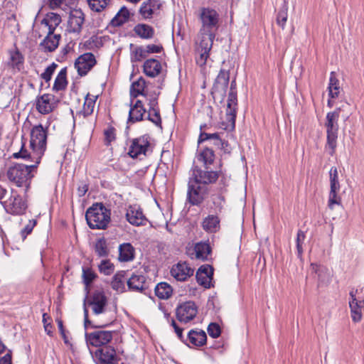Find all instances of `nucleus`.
<instances>
[{
    "instance_id": "dca6fc26",
    "label": "nucleus",
    "mask_w": 364,
    "mask_h": 364,
    "mask_svg": "<svg viewBox=\"0 0 364 364\" xmlns=\"http://www.w3.org/2000/svg\"><path fill=\"white\" fill-rule=\"evenodd\" d=\"M194 269L186 262H179L171 269V276L177 281L185 282L193 275Z\"/></svg>"
},
{
    "instance_id": "7ed1b4c3",
    "label": "nucleus",
    "mask_w": 364,
    "mask_h": 364,
    "mask_svg": "<svg viewBox=\"0 0 364 364\" xmlns=\"http://www.w3.org/2000/svg\"><path fill=\"white\" fill-rule=\"evenodd\" d=\"M33 161H35L34 164H16L11 166L7 171L9 180L18 187H25L27 191L38 164H36V160Z\"/></svg>"
},
{
    "instance_id": "5fc2aeb1",
    "label": "nucleus",
    "mask_w": 364,
    "mask_h": 364,
    "mask_svg": "<svg viewBox=\"0 0 364 364\" xmlns=\"http://www.w3.org/2000/svg\"><path fill=\"white\" fill-rule=\"evenodd\" d=\"M99 270L105 275H109L114 272V265L108 259H103L98 264Z\"/></svg>"
},
{
    "instance_id": "393cba45",
    "label": "nucleus",
    "mask_w": 364,
    "mask_h": 364,
    "mask_svg": "<svg viewBox=\"0 0 364 364\" xmlns=\"http://www.w3.org/2000/svg\"><path fill=\"white\" fill-rule=\"evenodd\" d=\"M207 336L204 331L200 329L191 330L186 337L185 343L188 346L200 347L206 343Z\"/></svg>"
},
{
    "instance_id": "412c9836",
    "label": "nucleus",
    "mask_w": 364,
    "mask_h": 364,
    "mask_svg": "<svg viewBox=\"0 0 364 364\" xmlns=\"http://www.w3.org/2000/svg\"><path fill=\"white\" fill-rule=\"evenodd\" d=\"M84 23V14L81 10L72 11L69 15L67 31L79 34Z\"/></svg>"
},
{
    "instance_id": "72a5a7b5",
    "label": "nucleus",
    "mask_w": 364,
    "mask_h": 364,
    "mask_svg": "<svg viewBox=\"0 0 364 364\" xmlns=\"http://www.w3.org/2000/svg\"><path fill=\"white\" fill-rule=\"evenodd\" d=\"M196 159L198 161L203 164L205 168H208L209 166L211 165L215 160V154L211 149L205 148L198 153L196 156Z\"/></svg>"
},
{
    "instance_id": "338daca9",
    "label": "nucleus",
    "mask_w": 364,
    "mask_h": 364,
    "mask_svg": "<svg viewBox=\"0 0 364 364\" xmlns=\"http://www.w3.org/2000/svg\"><path fill=\"white\" fill-rule=\"evenodd\" d=\"M171 326L173 327L178 338L183 343H185L186 338L183 335V328L178 327L175 321H172Z\"/></svg>"
},
{
    "instance_id": "f03ea898",
    "label": "nucleus",
    "mask_w": 364,
    "mask_h": 364,
    "mask_svg": "<svg viewBox=\"0 0 364 364\" xmlns=\"http://www.w3.org/2000/svg\"><path fill=\"white\" fill-rule=\"evenodd\" d=\"M198 20L200 28L198 37L214 40L221 23L218 11L208 6L200 7L198 9Z\"/></svg>"
},
{
    "instance_id": "c85d7f7f",
    "label": "nucleus",
    "mask_w": 364,
    "mask_h": 364,
    "mask_svg": "<svg viewBox=\"0 0 364 364\" xmlns=\"http://www.w3.org/2000/svg\"><path fill=\"white\" fill-rule=\"evenodd\" d=\"M160 7L161 3L159 0H148L141 4L139 14L145 19L151 18Z\"/></svg>"
},
{
    "instance_id": "37998d69",
    "label": "nucleus",
    "mask_w": 364,
    "mask_h": 364,
    "mask_svg": "<svg viewBox=\"0 0 364 364\" xmlns=\"http://www.w3.org/2000/svg\"><path fill=\"white\" fill-rule=\"evenodd\" d=\"M130 58L132 63L139 62L147 57L145 48L143 46H134L133 44H130Z\"/></svg>"
},
{
    "instance_id": "20e7f679",
    "label": "nucleus",
    "mask_w": 364,
    "mask_h": 364,
    "mask_svg": "<svg viewBox=\"0 0 364 364\" xmlns=\"http://www.w3.org/2000/svg\"><path fill=\"white\" fill-rule=\"evenodd\" d=\"M111 211L102 203L93 204L87 209L85 218L91 229L105 230L110 222Z\"/></svg>"
},
{
    "instance_id": "5701e85b",
    "label": "nucleus",
    "mask_w": 364,
    "mask_h": 364,
    "mask_svg": "<svg viewBox=\"0 0 364 364\" xmlns=\"http://www.w3.org/2000/svg\"><path fill=\"white\" fill-rule=\"evenodd\" d=\"M60 34H55L54 31H48L45 38L40 43V48L45 53H51L58 47Z\"/></svg>"
},
{
    "instance_id": "423d86ee",
    "label": "nucleus",
    "mask_w": 364,
    "mask_h": 364,
    "mask_svg": "<svg viewBox=\"0 0 364 364\" xmlns=\"http://www.w3.org/2000/svg\"><path fill=\"white\" fill-rule=\"evenodd\" d=\"M209 191L208 186L191 178L188 185L187 200L192 205H199L208 197Z\"/></svg>"
},
{
    "instance_id": "0eeeda50",
    "label": "nucleus",
    "mask_w": 364,
    "mask_h": 364,
    "mask_svg": "<svg viewBox=\"0 0 364 364\" xmlns=\"http://www.w3.org/2000/svg\"><path fill=\"white\" fill-rule=\"evenodd\" d=\"M330 192L328 196V207L333 208V205L340 204L341 198L338 196L341 186L338 181V171L336 167L333 166L329 171Z\"/></svg>"
},
{
    "instance_id": "69168bd1",
    "label": "nucleus",
    "mask_w": 364,
    "mask_h": 364,
    "mask_svg": "<svg viewBox=\"0 0 364 364\" xmlns=\"http://www.w3.org/2000/svg\"><path fill=\"white\" fill-rule=\"evenodd\" d=\"M50 318L47 315V314H43V323L44 325L45 331L47 332L48 335L52 336V326L50 324V322H48V320H49Z\"/></svg>"
},
{
    "instance_id": "a878e982",
    "label": "nucleus",
    "mask_w": 364,
    "mask_h": 364,
    "mask_svg": "<svg viewBox=\"0 0 364 364\" xmlns=\"http://www.w3.org/2000/svg\"><path fill=\"white\" fill-rule=\"evenodd\" d=\"M146 109L144 107L141 100H136L134 105H131L129 117L127 120L128 124H134L143 120Z\"/></svg>"
},
{
    "instance_id": "f257e3e1",
    "label": "nucleus",
    "mask_w": 364,
    "mask_h": 364,
    "mask_svg": "<svg viewBox=\"0 0 364 364\" xmlns=\"http://www.w3.org/2000/svg\"><path fill=\"white\" fill-rule=\"evenodd\" d=\"M46 139L47 132L43 126L38 124L33 127L31 132L30 141L32 151L28 153L27 150L22 147L18 152L13 154L14 158L31 159L36 160V164H39L46 148Z\"/></svg>"
},
{
    "instance_id": "3c124183",
    "label": "nucleus",
    "mask_w": 364,
    "mask_h": 364,
    "mask_svg": "<svg viewBox=\"0 0 364 364\" xmlns=\"http://www.w3.org/2000/svg\"><path fill=\"white\" fill-rule=\"evenodd\" d=\"M288 17V5L286 1L284 2V4L281 9L279 11L277 16V23L281 26L282 28H284V25L287 21Z\"/></svg>"
},
{
    "instance_id": "2eb2a0df",
    "label": "nucleus",
    "mask_w": 364,
    "mask_h": 364,
    "mask_svg": "<svg viewBox=\"0 0 364 364\" xmlns=\"http://www.w3.org/2000/svg\"><path fill=\"white\" fill-rule=\"evenodd\" d=\"M95 358L98 364H117L118 360L114 348L109 346L97 349Z\"/></svg>"
},
{
    "instance_id": "6e6d98bb",
    "label": "nucleus",
    "mask_w": 364,
    "mask_h": 364,
    "mask_svg": "<svg viewBox=\"0 0 364 364\" xmlns=\"http://www.w3.org/2000/svg\"><path fill=\"white\" fill-rule=\"evenodd\" d=\"M148 119L149 121L152 122L154 124H155L157 126L161 125V119L159 107L149 109Z\"/></svg>"
},
{
    "instance_id": "bf43d9fd",
    "label": "nucleus",
    "mask_w": 364,
    "mask_h": 364,
    "mask_svg": "<svg viewBox=\"0 0 364 364\" xmlns=\"http://www.w3.org/2000/svg\"><path fill=\"white\" fill-rule=\"evenodd\" d=\"M106 144H109L116 139V129L113 127H108L104 132Z\"/></svg>"
},
{
    "instance_id": "7c9ffc66",
    "label": "nucleus",
    "mask_w": 364,
    "mask_h": 364,
    "mask_svg": "<svg viewBox=\"0 0 364 364\" xmlns=\"http://www.w3.org/2000/svg\"><path fill=\"white\" fill-rule=\"evenodd\" d=\"M143 70L146 75L150 77H155L161 73V64L159 60L150 58L144 62Z\"/></svg>"
},
{
    "instance_id": "4c0bfd02",
    "label": "nucleus",
    "mask_w": 364,
    "mask_h": 364,
    "mask_svg": "<svg viewBox=\"0 0 364 364\" xmlns=\"http://www.w3.org/2000/svg\"><path fill=\"white\" fill-rule=\"evenodd\" d=\"M127 280L126 272L120 271L113 277L111 285L112 289L117 291L123 292L125 289L124 281Z\"/></svg>"
},
{
    "instance_id": "1a4fd4ad",
    "label": "nucleus",
    "mask_w": 364,
    "mask_h": 364,
    "mask_svg": "<svg viewBox=\"0 0 364 364\" xmlns=\"http://www.w3.org/2000/svg\"><path fill=\"white\" fill-rule=\"evenodd\" d=\"M358 289H352L349 292V307L353 321L359 322L364 312V299L357 296Z\"/></svg>"
},
{
    "instance_id": "b1692460",
    "label": "nucleus",
    "mask_w": 364,
    "mask_h": 364,
    "mask_svg": "<svg viewBox=\"0 0 364 364\" xmlns=\"http://www.w3.org/2000/svg\"><path fill=\"white\" fill-rule=\"evenodd\" d=\"M213 268L209 264L202 265L196 272L198 283L205 288H210L213 279Z\"/></svg>"
},
{
    "instance_id": "13d9d810",
    "label": "nucleus",
    "mask_w": 364,
    "mask_h": 364,
    "mask_svg": "<svg viewBox=\"0 0 364 364\" xmlns=\"http://www.w3.org/2000/svg\"><path fill=\"white\" fill-rule=\"evenodd\" d=\"M57 67L58 65L56 63H51L48 67L46 68L45 71L41 75V77L46 82H49Z\"/></svg>"
},
{
    "instance_id": "9b49d317",
    "label": "nucleus",
    "mask_w": 364,
    "mask_h": 364,
    "mask_svg": "<svg viewBox=\"0 0 364 364\" xmlns=\"http://www.w3.org/2000/svg\"><path fill=\"white\" fill-rule=\"evenodd\" d=\"M150 145L149 137L144 135L130 141L128 154L134 159L141 155H146Z\"/></svg>"
},
{
    "instance_id": "4be33fe9",
    "label": "nucleus",
    "mask_w": 364,
    "mask_h": 364,
    "mask_svg": "<svg viewBox=\"0 0 364 364\" xmlns=\"http://www.w3.org/2000/svg\"><path fill=\"white\" fill-rule=\"evenodd\" d=\"M55 97L50 94H44L36 99V109L42 114L51 112L55 108Z\"/></svg>"
},
{
    "instance_id": "4d7b16f0",
    "label": "nucleus",
    "mask_w": 364,
    "mask_h": 364,
    "mask_svg": "<svg viewBox=\"0 0 364 364\" xmlns=\"http://www.w3.org/2000/svg\"><path fill=\"white\" fill-rule=\"evenodd\" d=\"M305 237H306L305 233L301 230H299L297 232V237H296V242L297 256L299 258H301L302 256V253H303L302 245L304 242Z\"/></svg>"
},
{
    "instance_id": "680f3d73",
    "label": "nucleus",
    "mask_w": 364,
    "mask_h": 364,
    "mask_svg": "<svg viewBox=\"0 0 364 364\" xmlns=\"http://www.w3.org/2000/svg\"><path fill=\"white\" fill-rule=\"evenodd\" d=\"M36 224V220H30L28 224L26 225V227L21 230V234L23 240H24L26 236L32 232Z\"/></svg>"
},
{
    "instance_id": "58836bf2",
    "label": "nucleus",
    "mask_w": 364,
    "mask_h": 364,
    "mask_svg": "<svg viewBox=\"0 0 364 364\" xmlns=\"http://www.w3.org/2000/svg\"><path fill=\"white\" fill-rule=\"evenodd\" d=\"M129 16L130 13L129 10L125 6H122L112 19L111 23L113 26H120L128 21Z\"/></svg>"
},
{
    "instance_id": "473e14b6",
    "label": "nucleus",
    "mask_w": 364,
    "mask_h": 364,
    "mask_svg": "<svg viewBox=\"0 0 364 364\" xmlns=\"http://www.w3.org/2000/svg\"><path fill=\"white\" fill-rule=\"evenodd\" d=\"M134 33L141 38L151 39L154 36V29L149 25L139 23L134 28Z\"/></svg>"
},
{
    "instance_id": "6ab92c4d",
    "label": "nucleus",
    "mask_w": 364,
    "mask_h": 364,
    "mask_svg": "<svg viewBox=\"0 0 364 364\" xmlns=\"http://www.w3.org/2000/svg\"><path fill=\"white\" fill-rule=\"evenodd\" d=\"M7 212L13 215H21L27 208V204L18 194L12 195L6 203Z\"/></svg>"
},
{
    "instance_id": "603ef678",
    "label": "nucleus",
    "mask_w": 364,
    "mask_h": 364,
    "mask_svg": "<svg viewBox=\"0 0 364 364\" xmlns=\"http://www.w3.org/2000/svg\"><path fill=\"white\" fill-rule=\"evenodd\" d=\"M208 140H213L214 144L217 146H219L221 144V139H220L219 134L218 133L208 134L205 132H201L200 134L198 142L200 144Z\"/></svg>"
},
{
    "instance_id": "09e8293b",
    "label": "nucleus",
    "mask_w": 364,
    "mask_h": 364,
    "mask_svg": "<svg viewBox=\"0 0 364 364\" xmlns=\"http://www.w3.org/2000/svg\"><path fill=\"white\" fill-rule=\"evenodd\" d=\"M90 8L96 12H100L106 9L111 0H87Z\"/></svg>"
},
{
    "instance_id": "0e129e2a",
    "label": "nucleus",
    "mask_w": 364,
    "mask_h": 364,
    "mask_svg": "<svg viewBox=\"0 0 364 364\" xmlns=\"http://www.w3.org/2000/svg\"><path fill=\"white\" fill-rule=\"evenodd\" d=\"M149 101V109L158 108L157 95L156 94L145 96Z\"/></svg>"
},
{
    "instance_id": "c9c22d12",
    "label": "nucleus",
    "mask_w": 364,
    "mask_h": 364,
    "mask_svg": "<svg viewBox=\"0 0 364 364\" xmlns=\"http://www.w3.org/2000/svg\"><path fill=\"white\" fill-rule=\"evenodd\" d=\"M119 252V259L120 261L128 262L134 259V249L130 243L120 245Z\"/></svg>"
},
{
    "instance_id": "052dcab7",
    "label": "nucleus",
    "mask_w": 364,
    "mask_h": 364,
    "mask_svg": "<svg viewBox=\"0 0 364 364\" xmlns=\"http://www.w3.org/2000/svg\"><path fill=\"white\" fill-rule=\"evenodd\" d=\"M208 332L212 338H218L221 333L220 328L218 324L212 323L208 326Z\"/></svg>"
},
{
    "instance_id": "39448f33",
    "label": "nucleus",
    "mask_w": 364,
    "mask_h": 364,
    "mask_svg": "<svg viewBox=\"0 0 364 364\" xmlns=\"http://www.w3.org/2000/svg\"><path fill=\"white\" fill-rule=\"evenodd\" d=\"M339 115L340 109H337L333 112H328L326 117L324 126L326 129V143L325 149L331 156L335 154L337 146Z\"/></svg>"
},
{
    "instance_id": "cd10ccee",
    "label": "nucleus",
    "mask_w": 364,
    "mask_h": 364,
    "mask_svg": "<svg viewBox=\"0 0 364 364\" xmlns=\"http://www.w3.org/2000/svg\"><path fill=\"white\" fill-rule=\"evenodd\" d=\"M127 286L129 290L133 291L142 292L146 289V277L139 273H133L127 278Z\"/></svg>"
},
{
    "instance_id": "c756f323",
    "label": "nucleus",
    "mask_w": 364,
    "mask_h": 364,
    "mask_svg": "<svg viewBox=\"0 0 364 364\" xmlns=\"http://www.w3.org/2000/svg\"><path fill=\"white\" fill-rule=\"evenodd\" d=\"M220 222L218 215L211 214L203 218L201 226L205 232L215 233L220 230Z\"/></svg>"
},
{
    "instance_id": "bb28decb",
    "label": "nucleus",
    "mask_w": 364,
    "mask_h": 364,
    "mask_svg": "<svg viewBox=\"0 0 364 364\" xmlns=\"http://www.w3.org/2000/svg\"><path fill=\"white\" fill-rule=\"evenodd\" d=\"M126 218L129 223L136 226L144 225L146 221L142 210L136 206H130L129 208Z\"/></svg>"
},
{
    "instance_id": "4468645a",
    "label": "nucleus",
    "mask_w": 364,
    "mask_h": 364,
    "mask_svg": "<svg viewBox=\"0 0 364 364\" xmlns=\"http://www.w3.org/2000/svg\"><path fill=\"white\" fill-rule=\"evenodd\" d=\"M97 61L92 53L80 55L75 62V67L80 76H85L95 66Z\"/></svg>"
},
{
    "instance_id": "774afa93",
    "label": "nucleus",
    "mask_w": 364,
    "mask_h": 364,
    "mask_svg": "<svg viewBox=\"0 0 364 364\" xmlns=\"http://www.w3.org/2000/svg\"><path fill=\"white\" fill-rule=\"evenodd\" d=\"M11 358V352L9 350L4 356L0 358V364H12Z\"/></svg>"
},
{
    "instance_id": "e2e57ef3",
    "label": "nucleus",
    "mask_w": 364,
    "mask_h": 364,
    "mask_svg": "<svg viewBox=\"0 0 364 364\" xmlns=\"http://www.w3.org/2000/svg\"><path fill=\"white\" fill-rule=\"evenodd\" d=\"M144 48L147 55L150 53H159L163 50L161 46L154 44L148 45Z\"/></svg>"
},
{
    "instance_id": "ddd939ff",
    "label": "nucleus",
    "mask_w": 364,
    "mask_h": 364,
    "mask_svg": "<svg viewBox=\"0 0 364 364\" xmlns=\"http://www.w3.org/2000/svg\"><path fill=\"white\" fill-rule=\"evenodd\" d=\"M198 314V307L193 301H186L176 309V317L180 322L188 323Z\"/></svg>"
},
{
    "instance_id": "79ce46f5",
    "label": "nucleus",
    "mask_w": 364,
    "mask_h": 364,
    "mask_svg": "<svg viewBox=\"0 0 364 364\" xmlns=\"http://www.w3.org/2000/svg\"><path fill=\"white\" fill-rule=\"evenodd\" d=\"M97 96L87 95L83 105V107L80 114H82L84 117L90 116L92 114L95 108V105Z\"/></svg>"
},
{
    "instance_id": "e433bc0d",
    "label": "nucleus",
    "mask_w": 364,
    "mask_h": 364,
    "mask_svg": "<svg viewBox=\"0 0 364 364\" xmlns=\"http://www.w3.org/2000/svg\"><path fill=\"white\" fill-rule=\"evenodd\" d=\"M155 294L161 299H167L172 295L173 289L166 282H160L155 287Z\"/></svg>"
},
{
    "instance_id": "de8ad7c7",
    "label": "nucleus",
    "mask_w": 364,
    "mask_h": 364,
    "mask_svg": "<svg viewBox=\"0 0 364 364\" xmlns=\"http://www.w3.org/2000/svg\"><path fill=\"white\" fill-rule=\"evenodd\" d=\"M95 252L100 257H107L109 254L107 241L105 238L98 239L95 244Z\"/></svg>"
},
{
    "instance_id": "c03bdc74",
    "label": "nucleus",
    "mask_w": 364,
    "mask_h": 364,
    "mask_svg": "<svg viewBox=\"0 0 364 364\" xmlns=\"http://www.w3.org/2000/svg\"><path fill=\"white\" fill-rule=\"evenodd\" d=\"M145 80L140 77L137 81L134 82L131 87V96L137 97L139 95L146 96V92L144 91Z\"/></svg>"
},
{
    "instance_id": "f8f14e48",
    "label": "nucleus",
    "mask_w": 364,
    "mask_h": 364,
    "mask_svg": "<svg viewBox=\"0 0 364 364\" xmlns=\"http://www.w3.org/2000/svg\"><path fill=\"white\" fill-rule=\"evenodd\" d=\"M112 337L113 332L109 331H96L85 333L87 344L95 347L105 346L112 340Z\"/></svg>"
},
{
    "instance_id": "6e6552de",
    "label": "nucleus",
    "mask_w": 364,
    "mask_h": 364,
    "mask_svg": "<svg viewBox=\"0 0 364 364\" xmlns=\"http://www.w3.org/2000/svg\"><path fill=\"white\" fill-rule=\"evenodd\" d=\"M214 40L201 38L198 37L196 47V61L197 65L202 67L205 65L209 53L213 47Z\"/></svg>"
},
{
    "instance_id": "a19ab883",
    "label": "nucleus",
    "mask_w": 364,
    "mask_h": 364,
    "mask_svg": "<svg viewBox=\"0 0 364 364\" xmlns=\"http://www.w3.org/2000/svg\"><path fill=\"white\" fill-rule=\"evenodd\" d=\"M67 75V69L64 68L61 69V70L58 73L57 77H55L54 85L53 87V90L55 91H60L65 89L68 81L66 78Z\"/></svg>"
},
{
    "instance_id": "f3484780",
    "label": "nucleus",
    "mask_w": 364,
    "mask_h": 364,
    "mask_svg": "<svg viewBox=\"0 0 364 364\" xmlns=\"http://www.w3.org/2000/svg\"><path fill=\"white\" fill-rule=\"evenodd\" d=\"M237 92L234 87L230 90L228 99L227 110H226V119L230 122V126L232 129L235 126V119L237 113Z\"/></svg>"
},
{
    "instance_id": "f704fd0d",
    "label": "nucleus",
    "mask_w": 364,
    "mask_h": 364,
    "mask_svg": "<svg viewBox=\"0 0 364 364\" xmlns=\"http://www.w3.org/2000/svg\"><path fill=\"white\" fill-rule=\"evenodd\" d=\"M60 16L55 14L50 13L47 17L41 21V24L44 25L48 28V31H55L56 27L60 23Z\"/></svg>"
},
{
    "instance_id": "aec40b11",
    "label": "nucleus",
    "mask_w": 364,
    "mask_h": 364,
    "mask_svg": "<svg viewBox=\"0 0 364 364\" xmlns=\"http://www.w3.org/2000/svg\"><path fill=\"white\" fill-rule=\"evenodd\" d=\"M218 176L217 171H209L208 168H205L203 171L196 166L193 170V177L191 178L208 186L209 183H215Z\"/></svg>"
},
{
    "instance_id": "864d4df0",
    "label": "nucleus",
    "mask_w": 364,
    "mask_h": 364,
    "mask_svg": "<svg viewBox=\"0 0 364 364\" xmlns=\"http://www.w3.org/2000/svg\"><path fill=\"white\" fill-rule=\"evenodd\" d=\"M82 277L84 284L87 287L95 279L97 274L92 269L89 267H83Z\"/></svg>"
},
{
    "instance_id": "a18cd8bd",
    "label": "nucleus",
    "mask_w": 364,
    "mask_h": 364,
    "mask_svg": "<svg viewBox=\"0 0 364 364\" xmlns=\"http://www.w3.org/2000/svg\"><path fill=\"white\" fill-rule=\"evenodd\" d=\"M328 89L329 91V96L331 98H335L338 97L340 89L339 81L336 78V73L334 72H331L330 74Z\"/></svg>"
},
{
    "instance_id": "2f4dec72",
    "label": "nucleus",
    "mask_w": 364,
    "mask_h": 364,
    "mask_svg": "<svg viewBox=\"0 0 364 364\" xmlns=\"http://www.w3.org/2000/svg\"><path fill=\"white\" fill-rule=\"evenodd\" d=\"M210 253V247L207 243L198 242L195 245L193 252L190 255L193 258L204 261L208 259Z\"/></svg>"
},
{
    "instance_id": "a211bd4d",
    "label": "nucleus",
    "mask_w": 364,
    "mask_h": 364,
    "mask_svg": "<svg viewBox=\"0 0 364 364\" xmlns=\"http://www.w3.org/2000/svg\"><path fill=\"white\" fill-rule=\"evenodd\" d=\"M87 304L92 306L93 313L98 315L105 312L107 299L104 291L97 290L93 292Z\"/></svg>"
},
{
    "instance_id": "8fccbe9b",
    "label": "nucleus",
    "mask_w": 364,
    "mask_h": 364,
    "mask_svg": "<svg viewBox=\"0 0 364 364\" xmlns=\"http://www.w3.org/2000/svg\"><path fill=\"white\" fill-rule=\"evenodd\" d=\"M213 208V213L216 215L220 214L225 205V197L220 194L213 196L212 198Z\"/></svg>"
},
{
    "instance_id": "49530a36",
    "label": "nucleus",
    "mask_w": 364,
    "mask_h": 364,
    "mask_svg": "<svg viewBox=\"0 0 364 364\" xmlns=\"http://www.w3.org/2000/svg\"><path fill=\"white\" fill-rule=\"evenodd\" d=\"M311 266L312 271L318 274V278L320 282H325L329 280L330 273L326 267L315 264H311Z\"/></svg>"
},
{
    "instance_id": "ea45409f",
    "label": "nucleus",
    "mask_w": 364,
    "mask_h": 364,
    "mask_svg": "<svg viewBox=\"0 0 364 364\" xmlns=\"http://www.w3.org/2000/svg\"><path fill=\"white\" fill-rule=\"evenodd\" d=\"M9 64L14 68L21 70L23 64V56L18 50H11L9 52Z\"/></svg>"
},
{
    "instance_id": "9d476101",
    "label": "nucleus",
    "mask_w": 364,
    "mask_h": 364,
    "mask_svg": "<svg viewBox=\"0 0 364 364\" xmlns=\"http://www.w3.org/2000/svg\"><path fill=\"white\" fill-rule=\"evenodd\" d=\"M230 80V73L225 70H221L218 75L212 90L214 98H218L221 101L225 96Z\"/></svg>"
}]
</instances>
